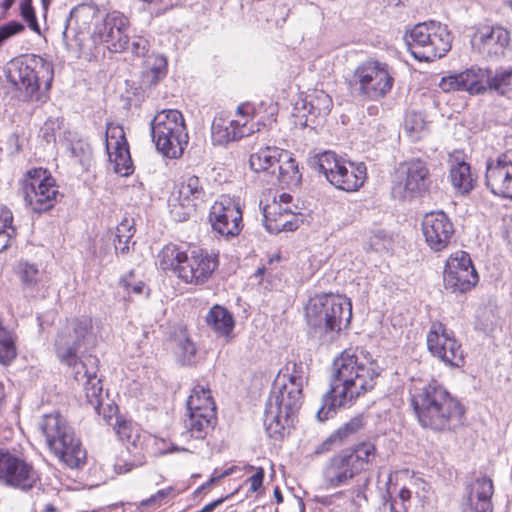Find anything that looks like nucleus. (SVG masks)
<instances>
[{
	"label": "nucleus",
	"instance_id": "5fc2aeb1",
	"mask_svg": "<svg viewBox=\"0 0 512 512\" xmlns=\"http://www.w3.org/2000/svg\"><path fill=\"white\" fill-rule=\"evenodd\" d=\"M128 48H130L131 52L135 56L144 57L147 59L149 56L148 52L150 49V43L146 38L142 36H136L133 38L131 45Z\"/></svg>",
	"mask_w": 512,
	"mask_h": 512
},
{
	"label": "nucleus",
	"instance_id": "338daca9",
	"mask_svg": "<svg viewBox=\"0 0 512 512\" xmlns=\"http://www.w3.org/2000/svg\"><path fill=\"white\" fill-rule=\"evenodd\" d=\"M411 495H412V493H411L410 489H408V488L403 487L399 491V498H400L404 508H406L405 503L411 499Z\"/></svg>",
	"mask_w": 512,
	"mask_h": 512
},
{
	"label": "nucleus",
	"instance_id": "f8f14e48",
	"mask_svg": "<svg viewBox=\"0 0 512 512\" xmlns=\"http://www.w3.org/2000/svg\"><path fill=\"white\" fill-rule=\"evenodd\" d=\"M41 477L32 463L7 450L0 449V484L22 492L31 491Z\"/></svg>",
	"mask_w": 512,
	"mask_h": 512
},
{
	"label": "nucleus",
	"instance_id": "4468645a",
	"mask_svg": "<svg viewBox=\"0 0 512 512\" xmlns=\"http://www.w3.org/2000/svg\"><path fill=\"white\" fill-rule=\"evenodd\" d=\"M392 195L399 200H410L424 194L430 185L429 169L420 159H412L400 165Z\"/></svg>",
	"mask_w": 512,
	"mask_h": 512
},
{
	"label": "nucleus",
	"instance_id": "ea45409f",
	"mask_svg": "<svg viewBox=\"0 0 512 512\" xmlns=\"http://www.w3.org/2000/svg\"><path fill=\"white\" fill-rule=\"evenodd\" d=\"M356 467L359 474L372 462L376 455V447L372 442L366 441L345 450Z\"/></svg>",
	"mask_w": 512,
	"mask_h": 512
},
{
	"label": "nucleus",
	"instance_id": "a19ab883",
	"mask_svg": "<svg viewBox=\"0 0 512 512\" xmlns=\"http://www.w3.org/2000/svg\"><path fill=\"white\" fill-rule=\"evenodd\" d=\"M204 408H210L213 412H216L210 389L198 384L193 388L187 400V411L204 413Z\"/></svg>",
	"mask_w": 512,
	"mask_h": 512
},
{
	"label": "nucleus",
	"instance_id": "c85d7f7f",
	"mask_svg": "<svg viewBox=\"0 0 512 512\" xmlns=\"http://www.w3.org/2000/svg\"><path fill=\"white\" fill-rule=\"evenodd\" d=\"M186 434L195 439H204L216 423V412L204 408V413L188 412L184 420Z\"/></svg>",
	"mask_w": 512,
	"mask_h": 512
},
{
	"label": "nucleus",
	"instance_id": "9b49d317",
	"mask_svg": "<svg viewBox=\"0 0 512 512\" xmlns=\"http://www.w3.org/2000/svg\"><path fill=\"white\" fill-rule=\"evenodd\" d=\"M22 190L27 205L35 212L51 209L59 195L55 180L42 168L26 172L22 180Z\"/></svg>",
	"mask_w": 512,
	"mask_h": 512
},
{
	"label": "nucleus",
	"instance_id": "603ef678",
	"mask_svg": "<svg viewBox=\"0 0 512 512\" xmlns=\"http://www.w3.org/2000/svg\"><path fill=\"white\" fill-rule=\"evenodd\" d=\"M311 108L316 110V115H327L332 107V100L329 95L324 92L310 102Z\"/></svg>",
	"mask_w": 512,
	"mask_h": 512
},
{
	"label": "nucleus",
	"instance_id": "cd10ccee",
	"mask_svg": "<svg viewBox=\"0 0 512 512\" xmlns=\"http://www.w3.org/2000/svg\"><path fill=\"white\" fill-rule=\"evenodd\" d=\"M293 213L290 208L283 207L277 201L263 208L264 225L269 233L277 234L283 230H292L290 221Z\"/></svg>",
	"mask_w": 512,
	"mask_h": 512
},
{
	"label": "nucleus",
	"instance_id": "de8ad7c7",
	"mask_svg": "<svg viewBox=\"0 0 512 512\" xmlns=\"http://www.w3.org/2000/svg\"><path fill=\"white\" fill-rule=\"evenodd\" d=\"M114 430L122 442L131 443L134 446L136 445L139 435L137 429H134L131 422L117 418L114 424Z\"/></svg>",
	"mask_w": 512,
	"mask_h": 512
},
{
	"label": "nucleus",
	"instance_id": "39448f33",
	"mask_svg": "<svg viewBox=\"0 0 512 512\" xmlns=\"http://www.w3.org/2000/svg\"><path fill=\"white\" fill-rule=\"evenodd\" d=\"M303 394L283 383L274 380L264 411V426L271 438L280 439L286 428L293 423V417L302 405Z\"/></svg>",
	"mask_w": 512,
	"mask_h": 512
},
{
	"label": "nucleus",
	"instance_id": "4d7b16f0",
	"mask_svg": "<svg viewBox=\"0 0 512 512\" xmlns=\"http://www.w3.org/2000/svg\"><path fill=\"white\" fill-rule=\"evenodd\" d=\"M12 223L13 215L11 210L5 206H0V230L15 229Z\"/></svg>",
	"mask_w": 512,
	"mask_h": 512
},
{
	"label": "nucleus",
	"instance_id": "a878e982",
	"mask_svg": "<svg viewBox=\"0 0 512 512\" xmlns=\"http://www.w3.org/2000/svg\"><path fill=\"white\" fill-rule=\"evenodd\" d=\"M494 492L492 480L488 477L476 479L462 502V512H492L491 498Z\"/></svg>",
	"mask_w": 512,
	"mask_h": 512
},
{
	"label": "nucleus",
	"instance_id": "f3484780",
	"mask_svg": "<svg viewBox=\"0 0 512 512\" xmlns=\"http://www.w3.org/2000/svg\"><path fill=\"white\" fill-rule=\"evenodd\" d=\"M218 267L216 255L199 249L188 252L179 269L178 278L186 284L202 285L206 283Z\"/></svg>",
	"mask_w": 512,
	"mask_h": 512
},
{
	"label": "nucleus",
	"instance_id": "c756f323",
	"mask_svg": "<svg viewBox=\"0 0 512 512\" xmlns=\"http://www.w3.org/2000/svg\"><path fill=\"white\" fill-rule=\"evenodd\" d=\"M300 179L301 175L296 160L287 151L282 150L279 162H277L275 167V174H272L271 179L268 181H276L280 185L289 187L298 185Z\"/></svg>",
	"mask_w": 512,
	"mask_h": 512
},
{
	"label": "nucleus",
	"instance_id": "9d476101",
	"mask_svg": "<svg viewBox=\"0 0 512 512\" xmlns=\"http://www.w3.org/2000/svg\"><path fill=\"white\" fill-rule=\"evenodd\" d=\"M350 83L361 96L378 100L391 91L394 78L386 63L366 60L356 67Z\"/></svg>",
	"mask_w": 512,
	"mask_h": 512
},
{
	"label": "nucleus",
	"instance_id": "680f3d73",
	"mask_svg": "<svg viewBox=\"0 0 512 512\" xmlns=\"http://www.w3.org/2000/svg\"><path fill=\"white\" fill-rule=\"evenodd\" d=\"M16 235V229L0 230V252L4 251Z\"/></svg>",
	"mask_w": 512,
	"mask_h": 512
},
{
	"label": "nucleus",
	"instance_id": "bf43d9fd",
	"mask_svg": "<svg viewBox=\"0 0 512 512\" xmlns=\"http://www.w3.org/2000/svg\"><path fill=\"white\" fill-rule=\"evenodd\" d=\"M264 479V469L259 467L255 474L249 477L248 482L250 483V490L256 492L262 486Z\"/></svg>",
	"mask_w": 512,
	"mask_h": 512
},
{
	"label": "nucleus",
	"instance_id": "2f4dec72",
	"mask_svg": "<svg viewBox=\"0 0 512 512\" xmlns=\"http://www.w3.org/2000/svg\"><path fill=\"white\" fill-rule=\"evenodd\" d=\"M173 201H183L186 207H195L197 201H203L205 190L201 180L195 176H188L179 184L176 194H173Z\"/></svg>",
	"mask_w": 512,
	"mask_h": 512
},
{
	"label": "nucleus",
	"instance_id": "473e14b6",
	"mask_svg": "<svg viewBox=\"0 0 512 512\" xmlns=\"http://www.w3.org/2000/svg\"><path fill=\"white\" fill-rule=\"evenodd\" d=\"M287 386L296 388L302 393L303 387L308 378V367L303 362L289 361L283 369L279 371L275 380H280Z\"/></svg>",
	"mask_w": 512,
	"mask_h": 512
},
{
	"label": "nucleus",
	"instance_id": "c9c22d12",
	"mask_svg": "<svg viewBox=\"0 0 512 512\" xmlns=\"http://www.w3.org/2000/svg\"><path fill=\"white\" fill-rule=\"evenodd\" d=\"M363 427L362 417H354L331 434L321 445L317 452L330 450L332 445H341L348 441Z\"/></svg>",
	"mask_w": 512,
	"mask_h": 512
},
{
	"label": "nucleus",
	"instance_id": "aec40b11",
	"mask_svg": "<svg viewBox=\"0 0 512 512\" xmlns=\"http://www.w3.org/2000/svg\"><path fill=\"white\" fill-rule=\"evenodd\" d=\"M92 325L89 318L74 319L67 331L61 332L56 339L55 346L60 361L71 365L75 360V353L84 343L86 336L91 331Z\"/></svg>",
	"mask_w": 512,
	"mask_h": 512
},
{
	"label": "nucleus",
	"instance_id": "774afa93",
	"mask_svg": "<svg viewBox=\"0 0 512 512\" xmlns=\"http://www.w3.org/2000/svg\"><path fill=\"white\" fill-rule=\"evenodd\" d=\"M225 500V498H219L207 505H205L201 510L200 512H212L216 507H218L219 505H221L223 503V501Z\"/></svg>",
	"mask_w": 512,
	"mask_h": 512
},
{
	"label": "nucleus",
	"instance_id": "3c124183",
	"mask_svg": "<svg viewBox=\"0 0 512 512\" xmlns=\"http://www.w3.org/2000/svg\"><path fill=\"white\" fill-rule=\"evenodd\" d=\"M20 12L23 19L28 23V26L33 31L39 32V26L32 6V0H21Z\"/></svg>",
	"mask_w": 512,
	"mask_h": 512
},
{
	"label": "nucleus",
	"instance_id": "09e8293b",
	"mask_svg": "<svg viewBox=\"0 0 512 512\" xmlns=\"http://www.w3.org/2000/svg\"><path fill=\"white\" fill-rule=\"evenodd\" d=\"M177 346L183 363L190 364L197 351L195 343L183 334L178 338Z\"/></svg>",
	"mask_w": 512,
	"mask_h": 512
},
{
	"label": "nucleus",
	"instance_id": "49530a36",
	"mask_svg": "<svg viewBox=\"0 0 512 512\" xmlns=\"http://www.w3.org/2000/svg\"><path fill=\"white\" fill-rule=\"evenodd\" d=\"M16 357V347L11 332H0V363L7 364Z\"/></svg>",
	"mask_w": 512,
	"mask_h": 512
},
{
	"label": "nucleus",
	"instance_id": "69168bd1",
	"mask_svg": "<svg viewBox=\"0 0 512 512\" xmlns=\"http://www.w3.org/2000/svg\"><path fill=\"white\" fill-rule=\"evenodd\" d=\"M172 491V488H166L159 490L156 494L152 495L150 498L142 502V505H150L152 503H155L156 501L165 498L170 492Z\"/></svg>",
	"mask_w": 512,
	"mask_h": 512
},
{
	"label": "nucleus",
	"instance_id": "c03bdc74",
	"mask_svg": "<svg viewBox=\"0 0 512 512\" xmlns=\"http://www.w3.org/2000/svg\"><path fill=\"white\" fill-rule=\"evenodd\" d=\"M475 269L472 265L470 255L465 251H457L450 255L446 261L443 275H455L458 271Z\"/></svg>",
	"mask_w": 512,
	"mask_h": 512
},
{
	"label": "nucleus",
	"instance_id": "8fccbe9b",
	"mask_svg": "<svg viewBox=\"0 0 512 512\" xmlns=\"http://www.w3.org/2000/svg\"><path fill=\"white\" fill-rule=\"evenodd\" d=\"M170 213L174 220L182 222L187 220L194 207H186L183 201H173V196L169 199Z\"/></svg>",
	"mask_w": 512,
	"mask_h": 512
},
{
	"label": "nucleus",
	"instance_id": "052dcab7",
	"mask_svg": "<svg viewBox=\"0 0 512 512\" xmlns=\"http://www.w3.org/2000/svg\"><path fill=\"white\" fill-rule=\"evenodd\" d=\"M141 464H142V462H138L137 464H135V463H129L124 460H118L114 464V471L116 474L121 475V474L130 472L134 467H137Z\"/></svg>",
	"mask_w": 512,
	"mask_h": 512
},
{
	"label": "nucleus",
	"instance_id": "f03ea898",
	"mask_svg": "<svg viewBox=\"0 0 512 512\" xmlns=\"http://www.w3.org/2000/svg\"><path fill=\"white\" fill-rule=\"evenodd\" d=\"M410 405L419 424L424 428L444 431L462 425V405L436 381L415 387L411 391Z\"/></svg>",
	"mask_w": 512,
	"mask_h": 512
},
{
	"label": "nucleus",
	"instance_id": "e433bc0d",
	"mask_svg": "<svg viewBox=\"0 0 512 512\" xmlns=\"http://www.w3.org/2000/svg\"><path fill=\"white\" fill-rule=\"evenodd\" d=\"M444 287L453 293H463L470 290L478 282L475 269L458 271L455 275H443Z\"/></svg>",
	"mask_w": 512,
	"mask_h": 512
},
{
	"label": "nucleus",
	"instance_id": "a211bd4d",
	"mask_svg": "<svg viewBox=\"0 0 512 512\" xmlns=\"http://www.w3.org/2000/svg\"><path fill=\"white\" fill-rule=\"evenodd\" d=\"M421 226L425 241L433 251H442L451 244L455 229L450 218L443 211L425 214Z\"/></svg>",
	"mask_w": 512,
	"mask_h": 512
},
{
	"label": "nucleus",
	"instance_id": "f704fd0d",
	"mask_svg": "<svg viewBox=\"0 0 512 512\" xmlns=\"http://www.w3.org/2000/svg\"><path fill=\"white\" fill-rule=\"evenodd\" d=\"M188 252L175 244L165 245L159 252L157 259L159 267L164 271H172L177 277L182 262L185 261Z\"/></svg>",
	"mask_w": 512,
	"mask_h": 512
},
{
	"label": "nucleus",
	"instance_id": "864d4df0",
	"mask_svg": "<svg viewBox=\"0 0 512 512\" xmlns=\"http://www.w3.org/2000/svg\"><path fill=\"white\" fill-rule=\"evenodd\" d=\"M135 233L134 223L132 219L124 218L116 227L115 237L119 240L125 238L126 242H131Z\"/></svg>",
	"mask_w": 512,
	"mask_h": 512
},
{
	"label": "nucleus",
	"instance_id": "412c9836",
	"mask_svg": "<svg viewBox=\"0 0 512 512\" xmlns=\"http://www.w3.org/2000/svg\"><path fill=\"white\" fill-rule=\"evenodd\" d=\"M106 150L116 173L128 176L133 171L128 143L122 127L109 126L106 132Z\"/></svg>",
	"mask_w": 512,
	"mask_h": 512
},
{
	"label": "nucleus",
	"instance_id": "58836bf2",
	"mask_svg": "<svg viewBox=\"0 0 512 512\" xmlns=\"http://www.w3.org/2000/svg\"><path fill=\"white\" fill-rule=\"evenodd\" d=\"M450 180L453 187L462 194L469 193L475 184L470 165L466 162H457L451 166Z\"/></svg>",
	"mask_w": 512,
	"mask_h": 512
},
{
	"label": "nucleus",
	"instance_id": "37998d69",
	"mask_svg": "<svg viewBox=\"0 0 512 512\" xmlns=\"http://www.w3.org/2000/svg\"><path fill=\"white\" fill-rule=\"evenodd\" d=\"M17 274L26 289H34L44 276L43 271L39 270L35 264L27 261L18 262Z\"/></svg>",
	"mask_w": 512,
	"mask_h": 512
},
{
	"label": "nucleus",
	"instance_id": "7ed1b4c3",
	"mask_svg": "<svg viewBox=\"0 0 512 512\" xmlns=\"http://www.w3.org/2000/svg\"><path fill=\"white\" fill-rule=\"evenodd\" d=\"M7 81L28 100L40 101L53 81L52 64L31 55L11 60L5 68Z\"/></svg>",
	"mask_w": 512,
	"mask_h": 512
},
{
	"label": "nucleus",
	"instance_id": "a18cd8bd",
	"mask_svg": "<svg viewBox=\"0 0 512 512\" xmlns=\"http://www.w3.org/2000/svg\"><path fill=\"white\" fill-rule=\"evenodd\" d=\"M67 149L75 163L80 164L86 169L88 168L92 159V149L86 141L79 139L70 142Z\"/></svg>",
	"mask_w": 512,
	"mask_h": 512
},
{
	"label": "nucleus",
	"instance_id": "6e6552de",
	"mask_svg": "<svg viewBox=\"0 0 512 512\" xmlns=\"http://www.w3.org/2000/svg\"><path fill=\"white\" fill-rule=\"evenodd\" d=\"M151 136L156 149L164 156L181 157L189 141L182 113L176 109L158 112L151 121Z\"/></svg>",
	"mask_w": 512,
	"mask_h": 512
},
{
	"label": "nucleus",
	"instance_id": "0e129e2a",
	"mask_svg": "<svg viewBox=\"0 0 512 512\" xmlns=\"http://www.w3.org/2000/svg\"><path fill=\"white\" fill-rule=\"evenodd\" d=\"M130 242H126L125 238H122L121 240L117 239L115 237L114 239V247L116 254L126 255L130 251L129 247Z\"/></svg>",
	"mask_w": 512,
	"mask_h": 512
},
{
	"label": "nucleus",
	"instance_id": "e2e57ef3",
	"mask_svg": "<svg viewBox=\"0 0 512 512\" xmlns=\"http://www.w3.org/2000/svg\"><path fill=\"white\" fill-rule=\"evenodd\" d=\"M83 10V7H74L70 13H69V16L66 18L65 20V26H64V30L62 32V37L64 40H66L67 38V30L69 28V26L71 25V22L78 18L79 17V14L80 12Z\"/></svg>",
	"mask_w": 512,
	"mask_h": 512
},
{
	"label": "nucleus",
	"instance_id": "5701e85b",
	"mask_svg": "<svg viewBox=\"0 0 512 512\" xmlns=\"http://www.w3.org/2000/svg\"><path fill=\"white\" fill-rule=\"evenodd\" d=\"M489 74L481 68L472 67L460 73L442 77L439 87L444 92L467 91L470 94H480L486 90Z\"/></svg>",
	"mask_w": 512,
	"mask_h": 512
},
{
	"label": "nucleus",
	"instance_id": "bb28decb",
	"mask_svg": "<svg viewBox=\"0 0 512 512\" xmlns=\"http://www.w3.org/2000/svg\"><path fill=\"white\" fill-rule=\"evenodd\" d=\"M478 37L481 51L494 57L504 55L510 43L509 32L499 26L480 31Z\"/></svg>",
	"mask_w": 512,
	"mask_h": 512
},
{
	"label": "nucleus",
	"instance_id": "1a4fd4ad",
	"mask_svg": "<svg viewBox=\"0 0 512 512\" xmlns=\"http://www.w3.org/2000/svg\"><path fill=\"white\" fill-rule=\"evenodd\" d=\"M309 164L336 188L347 192L358 190L366 179V166L363 163L355 165L332 151L311 157Z\"/></svg>",
	"mask_w": 512,
	"mask_h": 512
},
{
	"label": "nucleus",
	"instance_id": "72a5a7b5",
	"mask_svg": "<svg viewBox=\"0 0 512 512\" xmlns=\"http://www.w3.org/2000/svg\"><path fill=\"white\" fill-rule=\"evenodd\" d=\"M207 325L218 335L228 337L234 328L232 314L222 306H213L207 316Z\"/></svg>",
	"mask_w": 512,
	"mask_h": 512
},
{
	"label": "nucleus",
	"instance_id": "2eb2a0df",
	"mask_svg": "<svg viewBox=\"0 0 512 512\" xmlns=\"http://www.w3.org/2000/svg\"><path fill=\"white\" fill-rule=\"evenodd\" d=\"M427 346L430 353L451 367L464 364V354L461 345L444 324L433 322L427 334Z\"/></svg>",
	"mask_w": 512,
	"mask_h": 512
},
{
	"label": "nucleus",
	"instance_id": "393cba45",
	"mask_svg": "<svg viewBox=\"0 0 512 512\" xmlns=\"http://www.w3.org/2000/svg\"><path fill=\"white\" fill-rule=\"evenodd\" d=\"M357 475L359 472L345 450L329 458L323 469V480L330 488L347 485Z\"/></svg>",
	"mask_w": 512,
	"mask_h": 512
},
{
	"label": "nucleus",
	"instance_id": "7c9ffc66",
	"mask_svg": "<svg viewBox=\"0 0 512 512\" xmlns=\"http://www.w3.org/2000/svg\"><path fill=\"white\" fill-rule=\"evenodd\" d=\"M282 149L266 146L250 155L249 164L256 173L263 172L270 178L275 174V167L281 157Z\"/></svg>",
	"mask_w": 512,
	"mask_h": 512
},
{
	"label": "nucleus",
	"instance_id": "4c0bfd02",
	"mask_svg": "<svg viewBox=\"0 0 512 512\" xmlns=\"http://www.w3.org/2000/svg\"><path fill=\"white\" fill-rule=\"evenodd\" d=\"M146 70L142 74V82L149 86L156 85L167 72V60L163 55L152 54L145 59Z\"/></svg>",
	"mask_w": 512,
	"mask_h": 512
},
{
	"label": "nucleus",
	"instance_id": "79ce46f5",
	"mask_svg": "<svg viewBox=\"0 0 512 512\" xmlns=\"http://www.w3.org/2000/svg\"><path fill=\"white\" fill-rule=\"evenodd\" d=\"M487 86L490 90L512 99V68H500L487 78Z\"/></svg>",
	"mask_w": 512,
	"mask_h": 512
},
{
	"label": "nucleus",
	"instance_id": "6ab92c4d",
	"mask_svg": "<svg viewBox=\"0 0 512 512\" xmlns=\"http://www.w3.org/2000/svg\"><path fill=\"white\" fill-rule=\"evenodd\" d=\"M97 363L98 359L93 356H88L84 361L75 360L70 366L75 369L74 378L77 382L83 385L87 402L94 408L97 414L101 413L103 389L101 380L97 377Z\"/></svg>",
	"mask_w": 512,
	"mask_h": 512
},
{
	"label": "nucleus",
	"instance_id": "4be33fe9",
	"mask_svg": "<svg viewBox=\"0 0 512 512\" xmlns=\"http://www.w3.org/2000/svg\"><path fill=\"white\" fill-rule=\"evenodd\" d=\"M127 26L128 19L122 13L113 11L107 14L96 33L99 40L106 43L110 51L122 52L129 47V39L125 34Z\"/></svg>",
	"mask_w": 512,
	"mask_h": 512
},
{
	"label": "nucleus",
	"instance_id": "0eeeda50",
	"mask_svg": "<svg viewBox=\"0 0 512 512\" xmlns=\"http://www.w3.org/2000/svg\"><path fill=\"white\" fill-rule=\"evenodd\" d=\"M408 51L418 61L432 62L451 49L452 35L446 25L436 21L416 24L405 34Z\"/></svg>",
	"mask_w": 512,
	"mask_h": 512
},
{
	"label": "nucleus",
	"instance_id": "f257e3e1",
	"mask_svg": "<svg viewBox=\"0 0 512 512\" xmlns=\"http://www.w3.org/2000/svg\"><path fill=\"white\" fill-rule=\"evenodd\" d=\"M331 370L330 388L316 413L320 422L333 417L337 408L372 391L381 373L372 354L361 347L345 349L334 359Z\"/></svg>",
	"mask_w": 512,
	"mask_h": 512
},
{
	"label": "nucleus",
	"instance_id": "13d9d810",
	"mask_svg": "<svg viewBox=\"0 0 512 512\" xmlns=\"http://www.w3.org/2000/svg\"><path fill=\"white\" fill-rule=\"evenodd\" d=\"M55 128H59L58 120H47L43 127L41 128V131L43 132V137L46 139L47 142H50L52 140H55L54 130Z\"/></svg>",
	"mask_w": 512,
	"mask_h": 512
},
{
	"label": "nucleus",
	"instance_id": "dca6fc26",
	"mask_svg": "<svg viewBox=\"0 0 512 512\" xmlns=\"http://www.w3.org/2000/svg\"><path fill=\"white\" fill-rule=\"evenodd\" d=\"M209 221L216 233L226 238L234 237L242 230V211L234 199L221 196L210 209Z\"/></svg>",
	"mask_w": 512,
	"mask_h": 512
},
{
	"label": "nucleus",
	"instance_id": "b1692460",
	"mask_svg": "<svg viewBox=\"0 0 512 512\" xmlns=\"http://www.w3.org/2000/svg\"><path fill=\"white\" fill-rule=\"evenodd\" d=\"M486 186L499 197L512 188V159L508 154H501L496 160H489L486 166Z\"/></svg>",
	"mask_w": 512,
	"mask_h": 512
},
{
	"label": "nucleus",
	"instance_id": "20e7f679",
	"mask_svg": "<svg viewBox=\"0 0 512 512\" xmlns=\"http://www.w3.org/2000/svg\"><path fill=\"white\" fill-rule=\"evenodd\" d=\"M39 427L49 450L67 467L77 469L86 462L87 453L73 428L59 413L44 415Z\"/></svg>",
	"mask_w": 512,
	"mask_h": 512
},
{
	"label": "nucleus",
	"instance_id": "ddd939ff",
	"mask_svg": "<svg viewBox=\"0 0 512 512\" xmlns=\"http://www.w3.org/2000/svg\"><path fill=\"white\" fill-rule=\"evenodd\" d=\"M251 112V105L242 104L237 108L236 119L227 120L223 117H215L211 125L213 141L217 144H224L250 136L255 132H261L265 124L251 122Z\"/></svg>",
	"mask_w": 512,
	"mask_h": 512
},
{
	"label": "nucleus",
	"instance_id": "423d86ee",
	"mask_svg": "<svg viewBox=\"0 0 512 512\" xmlns=\"http://www.w3.org/2000/svg\"><path fill=\"white\" fill-rule=\"evenodd\" d=\"M352 316L351 303L344 297L324 294L309 300L306 306L308 325L320 334L334 339L342 327L347 325Z\"/></svg>",
	"mask_w": 512,
	"mask_h": 512
},
{
	"label": "nucleus",
	"instance_id": "6e6d98bb",
	"mask_svg": "<svg viewBox=\"0 0 512 512\" xmlns=\"http://www.w3.org/2000/svg\"><path fill=\"white\" fill-rule=\"evenodd\" d=\"M24 30V25L20 22L11 21L0 27V46L11 36Z\"/></svg>",
	"mask_w": 512,
	"mask_h": 512
}]
</instances>
